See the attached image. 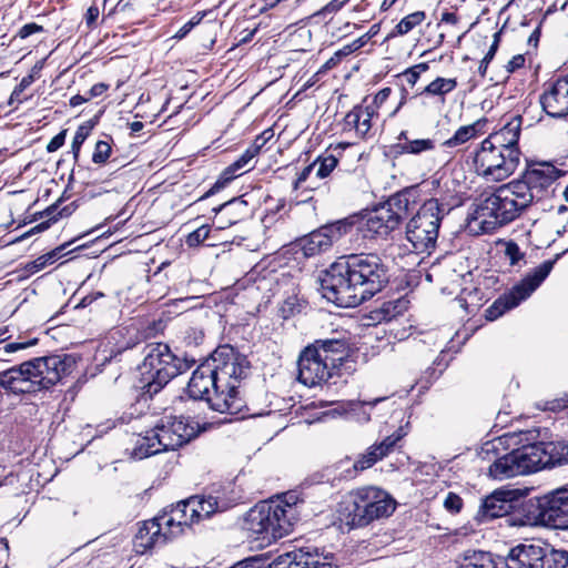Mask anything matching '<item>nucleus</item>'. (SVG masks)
Masks as SVG:
<instances>
[{"instance_id": "nucleus-1", "label": "nucleus", "mask_w": 568, "mask_h": 568, "mask_svg": "<svg viewBox=\"0 0 568 568\" xmlns=\"http://www.w3.org/2000/svg\"><path fill=\"white\" fill-rule=\"evenodd\" d=\"M250 368L244 354L229 344L220 345L193 371L185 392L192 399L206 402L212 410L244 416L247 407L240 387Z\"/></svg>"}, {"instance_id": "nucleus-2", "label": "nucleus", "mask_w": 568, "mask_h": 568, "mask_svg": "<svg viewBox=\"0 0 568 568\" xmlns=\"http://www.w3.org/2000/svg\"><path fill=\"white\" fill-rule=\"evenodd\" d=\"M322 296L338 307H356L382 292L389 282L388 266L376 253L351 254L321 272Z\"/></svg>"}, {"instance_id": "nucleus-3", "label": "nucleus", "mask_w": 568, "mask_h": 568, "mask_svg": "<svg viewBox=\"0 0 568 568\" xmlns=\"http://www.w3.org/2000/svg\"><path fill=\"white\" fill-rule=\"evenodd\" d=\"M75 358L70 354L36 357L0 372V402L49 389L72 373Z\"/></svg>"}, {"instance_id": "nucleus-4", "label": "nucleus", "mask_w": 568, "mask_h": 568, "mask_svg": "<svg viewBox=\"0 0 568 568\" xmlns=\"http://www.w3.org/2000/svg\"><path fill=\"white\" fill-rule=\"evenodd\" d=\"M304 499L288 491L277 499L262 503L246 514V528L263 539L277 540L290 535L302 518Z\"/></svg>"}, {"instance_id": "nucleus-5", "label": "nucleus", "mask_w": 568, "mask_h": 568, "mask_svg": "<svg viewBox=\"0 0 568 568\" xmlns=\"http://www.w3.org/2000/svg\"><path fill=\"white\" fill-rule=\"evenodd\" d=\"M144 358L138 366L139 388L152 398L173 378L191 369L197 361L187 354L173 353L165 343H150L143 348Z\"/></svg>"}, {"instance_id": "nucleus-6", "label": "nucleus", "mask_w": 568, "mask_h": 568, "mask_svg": "<svg viewBox=\"0 0 568 568\" xmlns=\"http://www.w3.org/2000/svg\"><path fill=\"white\" fill-rule=\"evenodd\" d=\"M528 209L525 196L519 194L510 181L491 193H483L475 204L471 219L479 223L484 233H493L518 219Z\"/></svg>"}, {"instance_id": "nucleus-7", "label": "nucleus", "mask_w": 568, "mask_h": 568, "mask_svg": "<svg viewBox=\"0 0 568 568\" xmlns=\"http://www.w3.org/2000/svg\"><path fill=\"white\" fill-rule=\"evenodd\" d=\"M515 526H540L568 530V483L542 495L521 500L515 516Z\"/></svg>"}, {"instance_id": "nucleus-8", "label": "nucleus", "mask_w": 568, "mask_h": 568, "mask_svg": "<svg viewBox=\"0 0 568 568\" xmlns=\"http://www.w3.org/2000/svg\"><path fill=\"white\" fill-rule=\"evenodd\" d=\"M200 433L199 423L191 417L164 416L138 440L133 456L143 459L162 452L175 450L190 443Z\"/></svg>"}, {"instance_id": "nucleus-9", "label": "nucleus", "mask_w": 568, "mask_h": 568, "mask_svg": "<svg viewBox=\"0 0 568 568\" xmlns=\"http://www.w3.org/2000/svg\"><path fill=\"white\" fill-rule=\"evenodd\" d=\"M396 500L386 490L367 486L352 490L341 504V514L351 527H365L393 515Z\"/></svg>"}, {"instance_id": "nucleus-10", "label": "nucleus", "mask_w": 568, "mask_h": 568, "mask_svg": "<svg viewBox=\"0 0 568 568\" xmlns=\"http://www.w3.org/2000/svg\"><path fill=\"white\" fill-rule=\"evenodd\" d=\"M225 508L226 505L217 496L202 494L191 496L171 505L169 508H164L156 516V520L162 521L168 532L174 538L181 535L185 527L190 528L192 525L207 519Z\"/></svg>"}, {"instance_id": "nucleus-11", "label": "nucleus", "mask_w": 568, "mask_h": 568, "mask_svg": "<svg viewBox=\"0 0 568 568\" xmlns=\"http://www.w3.org/2000/svg\"><path fill=\"white\" fill-rule=\"evenodd\" d=\"M447 204L432 197L426 200L406 225V239L418 254H430L436 247L439 227L448 214Z\"/></svg>"}, {"instance_id": "nucleus-12", "label": "nucleus", "mask_w": 568, "mask_h": 568, "mask_svg": "<svg viewBox=\"0 0 568 568\" xmlns=\"http://www.w3.org/2000/svg\"><path fill=\"white\" fill-rule=\"evenodd\" d=\"M562 254H557L554 260L544 261L534 271L527 274L519 283L514 285L508 292L500 295L487 310L485 317L488 321H495L507 311L515 308L523 301L527 300L547 278L554 268L557 260Z\"/></svg>"}, {"instance_id": "nucleus-13", "label": "nucleus", "mask_w": 568, "mask_h": 568, "mask_svg": "<svg viewBox=\"0 0 568 568\" xmlns=\"http://www.w3.org/2000/svg\"><path fill=\"white\" fill-rule=\"evenodd\" d=\"M564 175V172L548 162L530 164L518 179L511 181L519 194L530 207L548 193L554 192L551 186Z\"/></svg>"}, {"instance_id": "nucleus-14", "label": "nucleus", "mask_w": 568, "mask_h": 568, "mask_svg": "<svg viewBox=\"0 0 568 568\" xmlns=\"http://www.w3.org/2000/svg\"><path fill=\"white\" fill-rule=\"evenodd\" d=\"M520 150H510L509 153L489 145L484 140L475 152L474 165L477 174L490 181H501L517 169L520 161Z\"/></svg>"}, {"instance_id": "nucleus-15", "label": "nucleus", "mask_w": 568, "mask_h": 568, "mask_svg": "<svg viewBox=\"0 0 568 568\" xmlns=\"http://www.w3.org/2000/svg\"><path fill=\"white\" fill-rule=\"evenodd\" d=\"M355 225L351 217L326 223L296 240V247L305 257H314L328 252L334 243L348 234Z\"/></svg>"}, {"instance_id": "nucleus-16", "label": "nucleus", "mask_w": 568, "mask_h": 568, "mask_svg": "<svg viewBox=\"0 0 568 568\" xmlns=\"http://www.w3.org/2000/svg\"><path fill=\"white\" fill-rule=\"evenodd\" d=\"M516 495L517 490H495L483 499L475 519L479 524H485L493 519L508 516L507 521L515 526L513 517L521 504V500L516 498Z\"/></svg>"}, {"instance_id": "nucleus-17", "label": "nucleus", "mask_w": 568, "mask_h": 568, "mask_svg": "<svg viewBox=\"0 0 568 568\" xmlns=\"http://www.w3.org/2000/svg\"><path fill=\"white\" fill-rule=\"evenodd\" d=\"M530 473H535V469L527 444L497 457L488 468V476L497 480Z\"/></svg>"}, {"instance_id": "nucleus-18", "label": "nucleus", "mask_w": 568, "mask_h": 568, "mask_svg": "<svg viewBox=\"0 0 568 568\" xmlns=\"http://www.w3.org/2000/svg\"><path fill=\"white\" fill-rule=\"evenodd\" d=\"M297 378L308 387H314L327 383L337 375L322 361L321 354L315 348L307 346L301 352L297 361Z\"/></svg>"}, {"instance_id": "nucleus-19", "label": "nucleus", "mask_w": 568, "mask_h": 568, "mask_svg": "<svg viewBox=\"0 0 568 568\" xmlns=\"http://www.w3.org/2000/svg\"><path fill=\"white\" fill-rule=\"evenodd\" d=\"M535 471L568 464V442H535L527 444Z\"/></svg>"}, {"instance_id": "nucleus-20", "label": "nucleus", "mask_w": 568, "mask_h": 568, "mask_svg": "<svg viewBox=\"0 0 568 568\" xmlns=\"http://www.w3.org/2000/svg\"><path fill=\"white\" fill-rule=\"evenodd\" d=\"M356 223L357 230L363 233L364 237L368 239L387 236L399 226L398 215L383 204L374 207L364 217L357 220Z\"/></svg>"}, {"instance_id": "nucleus-21", "label": "nucleus", "mask_w": 568, "mask_h": 568, "mask_svg": "<svg viewBox=\"0 0 568 568\" xmlns=\"http://www.w3.org/2000/svg\"><path fill=\"white\" fill-rule=\"evenodd\" d=\"M539 102L547 115L554 119L568 116V87L557 78L539 97Z\"/></svg>"}, {"instance_id": "nucleus-22", "label": "nucleus", "mask_w": 568, "mask_h": 568, "mask_svg": "<svg viewBox=\"0 0 568 568\" xmlns=\"http://www.w3.org/2000/svg\"><path fill=\"white\" fill-rule=\"evenodd\" d=\"M545 556L541 544H519L513 547L501 562L506 568H544L540 560Z\"/></svg>"}, {"instance_id": "nucleus-23", "label": "nucleus", "mask_w": 568, "mask_h": 568, "mask_svg": "<svg viewBox=\"0 0 568 568\" xmlns=\"http://www.w3.org/2000/svg\"><path fill=\"white\" fill-rule=\"evenodd\" d=\"M307 347L315 348L317 353L321 354L322 361L327 364L331 371H334L337 375H339L341 367L343 366L348 354V343L346 339H316Z\"/></svg>"}, {"instance_id": "nucleus-24", "label": "nucleus", "mask_w": 568, "mask_h": 568, "mask_svg": "<svg viewBox=\"0 0 568 568\" xmlns=\"http://www.w3.org/2000/svg\"><path fill=\"white\" fill-rule=\"evenodd\" d=\"M169 539H172L171 535L162 525V521L154 517L142 523L134 537V547L138 551L144 552L158 545L165 544Z\"/></svg>"}, {"instance_id": "nucleus-25", "label": "nucleus", "mask_w": 568, "mask_h": 568, "mask_svg": "<svg viewBox=\"0 0 568 568\" xmlns=\"http://www.w3.org/2000/svg\"><path fill=\"white\" fill-rule=\"evenodd\" d=\"M256 156V148H247L233 163L226 166L215 183L197 200L203 201L223 190L235 178L245 172L247 164Z\"/></svg>"}, {"instance_id": "nucleus-26", "label": "nucleus", "mask_w": 568, "mask_h": 568, "mask_svg": "<svg viewBox=\"0 0 568 568\" xmlns=\"http://www.w3.org/2000/svg\"><path fill=\"white\" fill-rule=\"evenodd\" d=\"M523 118L516 115L506 123L500 130L490 133L486 139V143L501 151L509 153L510 150H519L518 141L520 138Z\"/></svg>"}, {"instance_id": "nucleus-27", "label": "nucleus", "mask_w": 568, "mask_h": 568, "mask_svg": "<svg viewBox=\"0 0 568 568\" xmlns=\"http://www.w3.org/2000/svg\"><path fill=\"white\" fill-rule=\"evenodd\" d=\"M61 201V199L58 200L55 203H53L52 205L48 206L44 211L39 213L40 217H47L45 221L37 224L36 226L24 232L20 236L13 239L10 242V244L20 243L34 234L48 230L51 226V224L55 223L60 217H68L78 209V204L75 201L60 209Z\"/></svg>"}, {"instance_id": "nucleus-28", "label": "nucleus", "mask_w": 568, "mask_h": 568, "mask_svg": "<svg viewBox=\"0 0 568 568\" xmlns=\"http://www.w3.org/2000/svg\"><path fill=\"white\" fill-rule=\"evenodd\" d=\"M212 212H214L215 215H219V221L221 223L220 227L224 229L251 216L252 209L247 201H245L243 196H240L233 197L232 200L213 207Z\"/></svg>"}, {"instance_id": "nucleus-29", "label": "nucleus", "mask_w": 568, "mask_h": 568, "mask_svg": "<svg viewBox=\"0 0 568 568\" xmlns=\"http://www.w3.org/2000/svg\"><path fill=\"white\" fill-rule=\"evenodd\" d=\"M282 568H338V560L334 554L318 552L315 548L313 552L300 550L287 565L282 562Z\"/></svg>"}, {"instance_id": "nucleus-30", "label": "nucleus", "mask_w": 568, "mask_h": 568, "mask_svg": "<svg viewBox=\"0 0 568 568\" xmlns=\"http://www.w3.org/2000/svg\"><path fill=\"white\" fill-rule=\"evenodd\" d=\"M503 557L490 551L468 549L460 554L456 560L458 568H503Z\"/></svg>"}, {"instance_id": "nucleus-31", "label": "nucleus", "mask_w": 568, "mask_h": 568, "mask_svg": "<svg viewBox=\"0 0 568 568\" xmlns=\"http://www.w3.org/2000/svg\"><path fill=\"white\" fill-rule=\"evenodd\" d=\"M498 282V277L495 275L486 276L480 285L481 286H473L465 287L462 290L458 301L460 305L466 308L468 312H473L478 310L489 300L488 294L484 292V288H488L491 284Z\"/></svg>"}, {"instance_id": "nucleus-32", "label": "nucleus", "mask_w": 568, "mask_h": 568, "mask_svg": "<svg viewBox=\"0 0 568 568\" xmlns=\"http://www.w3.org/2000/svg\"><path fill=\"white\" fill-rule=\"evenodd\" d=\"M416 190L405 189L396 194L392 195L383 205L389 207L393 213L398 215V224L407 216L409 205L415 203Z\"/></svg>"}, {"instance_id": "nucleus-33", "label": "nucleus", "mask_w": 568, "mask_h": 568, "mask_svg": "<svg viewBox=\"0 0 568 568\" xmlns=\"http://www.w3.org/2000/svg\"><path fill=\"white\" fill-rule=\"evenodd\" d=\"M381 459H383V453H379L378 448H375L374 445H372L371 447L367 448L366 453L358 456V458L353 464L352 468H347L344 470V478H355L358 475V473L371 468Z\"/></svg>"}, {"instance_id": "nucleus-34", "label": "nucleus", "mask_w": 568, "mask_h": 568, "mask_svg": "<svg viewBox=\"0 0 568 568\" xmlns=\"http://www.w3.org/2000/svg\"><path fill=\"white\" fill-rule=\"evenodd\" d=\"M73 241L67 242L64 244L59 245L58 247L53 248L52 251L37 257L36 260L28 262L23 270L28 275H33L41 270H43L47 265L54 263L57 260H59L62 255H64L65 248L72 243Z\"/></svg>"}, {"instance_id": "nucleus-35", "label": "nucleus", "mask_w": 568, "mask_h": 568, "mask_svg": "<svg viewBox=\"0 0 568 568\" xmlns=\"http://www.w3.org/2000/svg\"><path fill=\"white\" fill-rule=\"evenodd\" d=\"M397 155L414 154L418 155L423 152L433 151L435 149V141L432 139H416L403 143H396L392 146Z\"/></svg>"}, {"instance_id": "nucleus-36", "label": "nucleus", "mask_w": 568, "mask_h": 568, "mask_svg": "<svg viewBox=\"0 0 568 568\" xmlns=\"http://www.w3.org/2000/svg\"><path fill=\"white\" fill-rule=\"evenodd\" d=\"M541 549L545 551L540 564L544 568H567L568 566V551L564 549H555L549 544H541Z\"/></svg>"}, {"instance_id": "nucleus-37", "label": "nucleus", "mask_w": 568, "mask_h": 568, "mask_svg": "<svg viewBox=\"0 0 568 568\" xmlns=\"http://www.w3.org/2000/svg\"><path fill=\"white\" fill-rule=\"evenodd\" d=\"M426 18L424 11H415L404 17L388 34L387 39L404 36L412 31L415 27L419 26Z\"/></svg>"}, {"instance_id": "nucleus-38", "label": "nucleus", "mask_w": 568, "mask_h": 568, "mask_svg": "<svg viewBox=\"0 0 568 568\" xmlns=\"http://www.w3.org/2000/svg\"><path fill=\"white\" fill-rule=\"evenodd\" d=\"M480 126V121H477L469 125L460 126L452 138L444 142V146L455 148L466 143L467 141H469L470 139L475 138L478 134Z\"/></svg>"}, {"instance_id": "nucleus-39", "label": "nucleus", "mask_w": 568, "mask_h": 568, "mask_svg": "<svg viewBox=\"0 0 568 568\" xmlns=\"http://www.w3.org/2000/svg\"><path fill=\"white\" fill-rule=\"evenodd\" d=\"M457 87L456 79H446V78H436L428 85H426L422 91L417 92L416 95H440L444 97L447 93L454 91Z\"/></svg>"}, {"instance_id": "nucleus-40", "label": "nucleus", "mask_w": 568, "mask_h": 568, "mask_svg": "<svg viewBox=\"0 0 568 568\" xmlns=\"http://www.w3.org/2000/svg\"><path fill=\"white\" fill-rule=\"evenodd\" d=\"M384 399V397H378L372 402L349 403V410L346 414L349 418H354L358 423H367L371 419V414L367 412V407L372 409L376 404Z\"/></svg>"}, {"instance_id": "nucleus-41", "label": "nucleus", "mask_w": 568, "mask_h": 568, "mask_svg": "<svg viewBox=\"0 0 568 568\" xmlns=\"http://www.w3.org/2000/svg\"><path fill=\"white\" fill-rule=\"evenodd\" d=\"M400 312V301H388L383 303L379 308L372 311L371 318L378 323L390 322L399 315Z\"/></svg>"}, {"instance_id": "nucleus-42", "label": "nucleus", "mask_w": 568, "mask_h": 568, "mask_svg": "<svg viewBox=\"0 0 568 568\" xmlns=\"http://www.w3.org/2000/svg\"><path fill=\"white\" fill-rule=\"evenodd\" d=\"M361 115L358 113V110L356 109V105L346 113V115L343 119V132L344 133H354L357 139H361Z\"/></svg>"}, {"instance_id": "nucleus-43", "label": "nucleus", "mask_w": 568, "mask_h": 568, "mask_svg": "<svg viewBox=\"0 0 568 568\" xmlns=\"http://www.w3.org/2000/svg\"><path fill=\"white\" fill-rule=\"evenodd\" d=\"M313 163H316V176L318 179L327 178L337 166L338 160L335 155L318 156Z\"/></svg>"}, {"instance_id": "nucleus-44", "label": "nucleus", "mask_w": 568, "mask_h": 568, "mask_svg": "<svg viewBox=\"0 0 568 568\" xmlns=\"http://www.w3.org/2000/svg\"><path fill=\"white\" fill-rule=\"evenodd\" d=\"M407 433L404 430V427H399L392 435L385 437L381 443L374 444L375 448H378L379 453H383V458L387 456L396 446V444L406 436Z\"/></svg>"}, {"instance_id": "nucleus-45", "label": "nucleus", "mask_w": 568, "mask_h": 568, "mask_svg": "<svg viewBox=\"0 0 568 568\" xmlns=\"http://www.w3.org/2000/svg\"><path fill=\"white\" fill-rule=\"evenodd\" d=\"M304 308V301L298 300L296 296H288L280 308L281 316L288 320L296 314H300Z\"/></svg>"}, {"instance_id": "nucleus-46", "label": "nucleus", "mask_w": 568, "mask_h": 568, "mask_svg": "<svg viewBox=\"0 0 568 568\" xmlns=\"http://www.w3.org/2000/svg\"><path fill=\"white\" fill-rule=\"evenodd\" d=\"M112 138L109 136V141L100 140L95 143L94 152L92 154V162L95 164H104L111 155Z\"/></svg>"}, {"instance_id": "nucleus-47", "label": "nucleus", "mask_w": 568, "mask_h": 568, "mask_svg": "<svg viewBox=\"0 0 568 568\" xmlns=\"http://www.w3.org/2000/svg\"><path fill=\"white\" fill-rule=\"evenodd\" d=\"M356 109L358 110V113L361 115V139H367L371 136V130H372V120L374 115H377L373 112V109L368 110L364 104H356Z\"/></svg>"}, {"instance_id": "nucleus-48", "label": "nucleus", "mask_w": 568, "mask_h": 568, "mask_svg": "<svg viewBox=\"0 0 568 568\" xmlns=\"http://www.w3.org/2000/svg\"><path fill=\"white\" fill-rule=\"evenodd\" d=\"M392 93V89L386 87L381 89L373 98V100L368 103V97L363 99L362 104L366 106L368 110L373 109V112L377 114L378 109L383 105L384 102L387 101Z\"/></svg>"}, {"instance_id": "nucleus-49", "label": "nucleus", "mask_w": 568, "mask_h": 568, "mask_svg": "<svg viewBox=\"0 0 568 568\" xmlns=\"http://www.w3.org/2000/svg\"><path fill=\"white\" fill-rule=\"evenodd\" d=\"M210 232L211 229L209 225L197 227L186 236V244L190 247L199 246L209 237Z\"/></svg>"}, {"instance_id": "nucleus-50", "label": "nucleus", "mask_w": 568, "mask_h": 568, "mask_svg": "<svg viewBox=\"0 0 568 568\" xmlns=\"http://www.w3.org/2000/svg\"><path fill=\"white\" fill-rule=\"evenodd\" d=\"M89 135L90 132L87 129H83L80 125L78 126L71 144V150L75 162H78L81 146Z\"/></svg>"}, {"instance_id": "nucleus-51", "label": "nucleus", "mask_w": 568, "mask_h": 568, "mask_svg": "<svg viewBox=\"0 0 568 568\" xmlns=\"http://www.w3.org/2000/svg\"><path fill=\"white\" fill-rule=\"evenodd\" d=\"M367 42L365 39L361 36L357 39L353 40L352 42L343 45L341 49H338L335 52V57L337 60H341L342 58H345L356 51H358L361 48H363Z\"/></svg>"}, {"instance_id": "nucleus-52", "label": "nucleus", "mask_w": 568, "mask_h": 568, "mask_svg": "<svg viewBox=\"0 0 568 568\" xmlns=\"http://www.w3.org/2000/svg\"><path fill=\"white\" fill-rule=\"evenodd\" d=\"M38 343V338H32L27 342L20 343H8L3 347L0 348V361H7L3 356L7 354H11L21 349H26L30 346H33Z\"/></svg>"}, {"instance_id": "nucleus-53", "label": "nucleus", "mask_w": 568, "mask_h": 568, "mask_svg": "<svg viewBox=\"0 0 568 568\" xmlns=\"http://www.w3.org/2000/svg\"><path fill=\"white\" fill-rule=\"evenodd\" d=\"M463 499L459 495L449 491L444 500V507L452 514H457L463 508Z\"/></svg>"}, {"instance_id": "nucleus-54", "label": "nucleus", "mask_w": 568, "mask_h": 568, "mask_svg": "<svg viewBox=\"0 0 568 568\" xmlns=\"http://www.w3.org/2000/svg\"><path fill=\"white\" fill-rule=\"evenodd\" d=\"M204 13H196L176 31L174 38L179 40L185 38L191 32V30L202 21Z\"/></svg>"}, {"instance_id": "nucleus-55", "label": "nucleus", "mask_w": 568, "mask_h": 568, "mask_svg": "<svg viewBox=\"0 0 568 568\" xmlns=\"http://www.w3.org/2000/svg\"><path fill=\"white\" fill-rule=\"evenodd\" d=\"M506 256L509 258L510 265H517L521 261L525 254L520 251V247L515 242H509L505 250Z\"/></svg>"}, {"instance_id": "nucleus-56", "label": "nucleus", "mask_w": 568, "mask_h": 568, "mask_svg": "<svg viewBox=\"0 0 568 568\" xmlns=\"http://www.w3.org/2000/svg\"><path fill=\"white\" fill-rule=\"evenodd\" d=\"M315 168L316 163H311L298 173L296 180L293 182V189L295 191H298L300 189L304 187V184L307 182Z\"/></svg>"}, {"instance_id": "nucleus-57", "label": "nucleus", "mask_w": 568, "mask_h": 568, "mask_svg": "<svg viewBox=\"0 0 568 568\" xmlns=\"http://www.w3.org/2000/svg\"><path fill=\"white\" fill-rule=\"evenodd\" d=\"M43 31H44V29L42 26H40L36 22H30V23L22 26L19 29V31L17 32L14 38L27 39L28 37L32 36L34 33H39V32H43Z\"/></svg>"}, {"instance_id": "nucleus-58", "label": "nucleus", "mask_w": 568, "mask_h": 568, "mask_svg": "<svg viewBox=\"0 0 568 568\" xmlns=\"http://www.w3.org/2000/svg\"><path fill=\"white\" fill-rule=\"evenodd\" d=\"M274 133L271 129L263 131L257 135L254 142L248 148H256V155L260 153L262 148L273 138Z\"/></svg>"}, {"instance_id": "nucleus-59", "label": "nucleus", "mask_w": 568, "mask_h": 568, "mask_svg": "<svg viewBox=\"0 0 568 568\" xmlns=\"http://www.w3.org/2000/svg\"><path fill=\"white\" fill-rule=\"evenodd\" d=\"M140 343V337L138 334H134V336H130L128 341L124 343H118L115 345V348L111 351V354L119 355L123 351L131 349L135 347Z\"/></svg>"}, {"instance_id": "nucleus-60", "label": "nucleus", "mask_w": 568, "mask_h": 568, "mask_svg": "<svg viewBox=\"0 0 568 568\" xmlns=\"http://www.w3.org/2000/svg\"><path fill=\"white\" fill-rule=\"evenodd\" d=\"M65 135H67V131L65 130H62L61 132H59L57 135H54L50 142L47 144V152L48 153H52V152H55L58 151L65 142Z\"/></svg>"}, {"instance_id": "nucleus-61", "label": "nucleus", "mask_w": 568, "mask_h": 568, "mask_svg": "<svg viewBox=\"0 0 568 568\" xmlns=\"http://www.w3.org/2000/svg\"><path fill=\"white\" fill-rule=\"evenodd\" d=\"M398 79L406 82L408 85L414 87L419 80L418 73L414 69H406L404 72L397 75Z\"/></svg>"}, {"instance_id": "nucleus-62", "label": "nucleus", "mask_w": 568, "mask_h": 568, "mask_svg": "<svg viewBox=\"0 0 568 568\" xmlns=\"http://www.w3.org/2000/svg\"><path fill=\"white\" fill-rule=\"evenodd\" d=\"M525 64V57L523 54L514 55L506 65L507 72L513 73L523 68Z\"/></svg>"}, {"instance_id": "nucleus-63", "label": "nucleus", "mask_w": 568, "mask_h": 568, "mask_svg": "<svg viewBox=\"0 0 568 568\" xmlns=\"http://www.w3.org/2000/svg\"><path fill=\"white\" fill-rule=\"evenodd\" d=\"M109 90V84L104 82L95 83L91 87V89L88 92L89 100L102 95L104 92Z\"/></svg>"}, {"instance_id": "nucleus-64", "label": "nucleus", "mask_w": 568, "mask_h": 568, "mask_svg": "<svg viewBox=\"0 0 568 568\" xmlns=\"http://www.w3.org/2000/svg\"><path fill=\"white\" fill-rule=\"evenodd\" d=\"M9 559V545L6 538L0 537V568L7 567Z\"/></svg>"}]
</instances>
